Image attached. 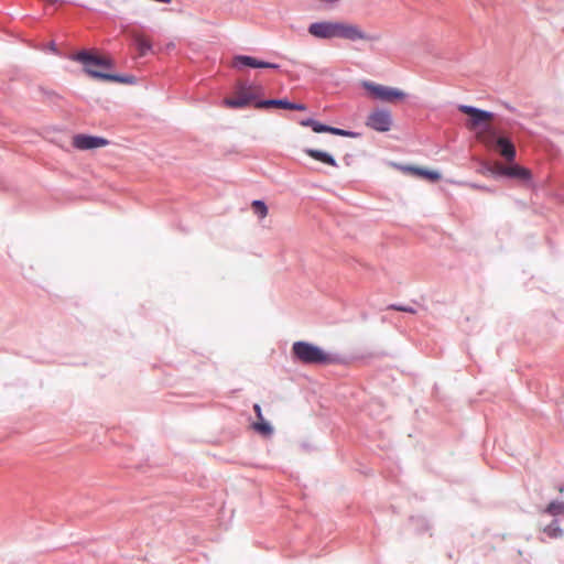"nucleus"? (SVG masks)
Returning <instances> with one entry per match:
<instances>
[{"instance_id":"24","label":"nucleus","mask_w":564,"mask_h":564,"mask_svg":"<svg viewBox=\"0 0 564 564\" xmlns=\"http://www.w3.org/2000/svg\"><path fill=\"white\" fill-rule=\"evenodd\" d=\"M253 410H254V412L257 414L258 420H262L263 415H262L260 405L259 404H254L253 405Z\"/></svg>"},{"instance_id":"9","label":"nucleus","mask_w":564,"mask_h":564,"mask_svg":"<svg viewBox=\"0 0 564 564\" xmlns=\"http://www.w3.org/2000/svg\"><path fill=\"white\" fill-rule=\"evenodd\" d=\"M301 124L304 127H311L312 130L316 133L328 132V133L341 135V137H349V138L357 137V133H354V132L347 131V130H343L339 128L329 127V126L323 124L318 121H315L313 119L302 120Z\"/></svg>"},{"instance_id":"11","label":"nucleus","mask_w":564,"mask_h":564,"mask_svg":"<svg viewBox=\"0 0 564 564\" xmlns=\"http://www.w3.org/2000/svg\"><path fill=\"white\" fill-rule=\"evenodd\" d=\"M235 62L236 63H240L245 66H248V67H259V68H278L279 65L278 64H272V63H268V62H262V61H259L254 57H251V56H247V55H239V56H236L235 57Z\"/></svg>"},{"instance_id":"25","label":"nucleus","mask_w":564,"mask_h":564,"mask_svg":"<svg viewBox=\"0 0 564 564\" xmlns=\"http://www.w3.org/2000/svg\"><path fill=\"white\" fill-rule=\"evenodd\" d=\"M50 2L54 3V2H56V0H50Z\"/></svg>"},{"instance_id":"2","label":"nucleus","mask_w":564,"mask_h":564,"mask_svg":"<svg viewBox=\"0 0 564 564\" xmlns=\"http://www.w3.org/2000/svg\"><path fill=\"white\" fill-rule=\"evenodd\" d=\"M458 110L469 117L465 123L466 128L476 131V138L487 147H490L496 134L491 127L494 113L467 105H459Z\"/></svg>"},{"instance_id":"1","label":"nucleus","mask_w":564,"mask_h":564,"mask_svg":"<svg viewBox=\"0 0 564 564\" xmlns=\"http://www.w3.org/2000/svg\"><path fill=\"white\" fill-rule=\"evenodd\" d=\"M311 35L317 39H345L350 41H370L371 36L366 34L358 25L345 22L323 21L312 23L308 28Z\"/></svg>"},{"instance_id":"8","label":"nucleus","mask_w":564,"mask_h":564,"mask_svg":"<svg viewBox=\"0 0 564 564\" xmlns=\"http://www.w3.org/2000/svg\"><path fill=\"white\" fill-rule=\"evenodd\" d=\"M109 144V141L101 137L77 134L73 138V145L78 150H91L102 148Z\"/></svg>"},{"instance_id":"22","label":"nucleus","mask_w":564,"mask_h":564,"mask_svg":"<svg viewBox=\"0 0 564 564\" xmlns=\"http://www.w3.org/2000/svg\"><path fill=\"white\" fill-rule=\"evenodd\" d=\"M390 310H394V311H400V312H405V313H411V314H415L416 311L411 307V306H401V305H390L389 306Z\"/></svg>"},{"instance_id":"16","label":"nucleus","mask_w":564,"mask_h":564,"mask_svg":"<svg viewBox=\"0 0 564 564\" xmlns=\"http://www.w3.org/2000/svg\"><path fill=\"white\" fill-rule=\"evenodd\" d=\"M256 107L257 108H271V107H275V108L288 109L289 108V101L285 100V99H269V100L257 102Z\"/></svg>"},{"instance_id":"14","label":"nucleus","mask_w":564,"mask_h":564,"mask_svg":"<svg viewBox=\"0 0 564 564\" xmlns=\"http://www.w3.org/2000/svg\"><path fill=\"white\" fill-rule=\"evenodd\" d=\"M305 153L311 156L312 159L314 160H317L319 162H323L327 165H330V166H336L337 163L335 161V159L326 153V152H323V151H319V150H314V149H306L305 150Z\"/></svg>"},{"instance_id":"21","label":"nucleus","mask_w":564,"mask_h":564,"mask_svg":"<svg viewBox=\"0 0 564 564\" xmlns=\"http://www.w3.org/2000/svg\"><path fill=\"white\" fill-rule=\"evenodd\" d=\"M507 169L508 166L503 165L502 163H495L491 167H489V172L494 175H507Z\"/></svg>"},{"instance_id":"5","label":"nucleus","mask_w":564,"mask_h":564,"mask_svg":"<svg viewBox=\"0 0 564 564\" xmlns=\"http://www.w3.org/2000/svg\"><path fill=\"white\" fill-rule=\"evenodd\" d=\"M362 86L371 97L384 102L395 104L406 98V94L403 90L394 87H389L371 82H365Z\"/></svg>"},{"instance_id":"17","label":"nucleus","mask_w":564,"mask_h":564,"mask_svg":"<svg viewBox=\"0 0 564 564\" xmlns=\"http://www.w3.org/2000/svg\"><path fill=\"white\" fill-rule=\"evenodd\" d=\"M543 532L551 539L561 538L564 533L563 529L560 527V523L556 520L546 525L543 529Z\"/></svg>"},{"instance_id":"18","label":"nucleus","mask_w":564,"mask_h":564,"mask_svg":"<svg viewBox=\"0 0 564 564\" xmlns=\"http://www.w3.org/2000/svg\"><path fill=\"white\" fill-rule=\"evenodd\" d=\"M251 208L253 213L259 216L260 219H263L268 216V207L265 203L262 200H253L251 203Z\"/></svg>"},{"instance_id":"7","label":"nucleus","mask_w":564,"mask_h":564,"mask_svg":"<svg viewBox=\"0 0 564 564\" xmlns=\"http://www.w3.org/2000/svg\"><path fill=\"white\" fill-rule=\"evenodd\" d=\"M254 99L253 88L251 86H239L236 96L226 98L224 105L228 108H243Z\"/></svg>"},{"instance_id":"10","label":"nucleus","mask_w":564,"mask_h":564,"mask_svg":"<svg viewBox=\"0 0 564 564\" xmlns=\"http://www.w3.org/2000/svg\"><path fill=\"white\" fill-rule=\"evenodd\" d=\"M131 37L133 39L137 48L139 51V54L141 56H144L148 52L152 50V42L151 39L145 35L143 32L138 30H132L130 32Z\"/></svg>"},{"instance_id":"19","label":"nucleus","mask_w":564,"mask_h":564,"mask_svg":"<svg viewBox=\"0 0 564 564\" xmlns=\"http://www.w3.org/2000/svg\"><path fill=\"white\" fill-rule=\"evenodd\" d=\"M253 429L262 434V435H270L273 431L272 426L262 417V420H258V422H256L253 424Z\"/></svg>"},{"instance_id":"6","label":"nucleus","mask_w":564,"mask_h":564,"mask_svg":"<svg viewBox=\"0 0 564 564\" xmlns=\"http://www.w3.org/2000/svg\"><path fill=\"white\" fill-rule=\"evenodd\" d=\"M366 126L378 132H387L392 126L391 113L388 110L376 109L368 115Z\"/></svg>"},{"instance_id":"23","label":"nucleus","mask_w":564,"mask_h":564,"mask_svg":"<svg viewBox=\"0 0 564 564\" xmlns=\"http://www.w3.org/2000/svg\"><path fill=\"white\" fill-rule=\"evenodd\" d=\"M288 110H300V111H304L306 110V106L303 105V104H293V102H290L289 101V108Z\"/></svg>"},{"instance_id":"3","label":"nucleus","mask_w":564,"mask_h":564,"mask_svg":"<svg viewBox=\"0 0 564 564\" xmlns=\"http://www.w3.org/2000/svg\"><path fill=\"white\" fill-rule=\"evenodd\" d=\"M74 61L80 62L84 65V70L89 76L108 80V82H118V83H131L130 79L118 76L107 74L104 70L109 69L111 67V62L108 58L93 55L89 52L82 51L73 56Z\"/></svg>"},{"instance_id":"13","label":"nucleus","mask_w":564,"mask_h":564,"mask_svg":"<svg viewBox=\"0 0 564 564\" xmlns=\"http://www.w3.org/2000/svg\"><path fill=\"white\" fill-rule=\"evenodd\" d=\"M506 176L511 177V178H517L520 181H530L531 172H530V170H528L523 166L514 164V165L508 166Z\"/></svg>"},{"instance_id":"15","label":"nucleus","mask_w":564,"mask_h":564,"mask_svg":"<svg viewBox=\"0 0 564 564\" xmlns=\"http://www.w3.org/2000/svg\"><path fill=\"white\" fill-rule=\"evenodd\" d=\"M409 171L431 182H436L441 178V174L436 171H430L421 167H409Z\"/></svg>"},{"instance_id":"4","label":"nucleus","mask_w":564,"mask_h":564,"mask_svg":"<svg viewBox=\"0 0 564 564\" xmlns=\"http://www.w3.org/2000/svg\"><path fill=\"white\" fill-rule=\"evenodd\" d=\"M292 352L294 357L303 364L330 362V357L328 354L323 351L319 347L306 341L294 343L292 346Z\"/></svg>"},{"instance_id":"12","label":"nucleus","mask_w":564,"mask_h":564,"mask_svg":"<svg viewBox=\"0 0 564 564\" xmlns=\"http://www.w3.org/2000/svg\"><path fill=\"white\" fill-rule=\"evenodd\" d=\"M500 154L507 160L512 161L516 156L514 145L506 138H498L496 141Z\"/></svg>"},{"instance_id":"20","label":"nucleus","mask_w":564,"mask_h":564,"mask_svg":"<svg viewBox=\"0 0 564 564\" xmlns=\"http://www.w3.org/2000/svg\"><path fill=\"white\" fill-rule=\"evenodd\" d=\"M551 516L561 514L564 511V505L561 502H551L545 510Z\"/></svg>"}]
</instances>
